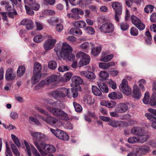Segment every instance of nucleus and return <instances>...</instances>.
Returning <instances> with one entry per match:
<instances>
[{"instance_id":"1","label":"nucleus","mask_w":156,"mask_h":156,"mask_svg":"<svg viewBox=\"0 0 156 156\" xmlns=\"http://www.w3.org/2000/svg\"><path fill=\"white\" fill-rule=\"evenodd\" d=\"M34 145L43 156H45L47 154V152L53 153L55 152L56 151L55 148L53 145L45 144L44 142H41L39 145L37 141H35Z\"/></svg>"},{"instance_id":"2","label":"nucleus","mask_w":156,"mask_h":156,"mask_svg":"<svg viewBox=\"0 0 156 156\" xmlns=\"http://www.w3.org/2000/svg\"><path fill=\"white\" fill-rule=\"evenodd\" d=\"M46 108L54 116L58 117L60 118L61 119L63 120H66L68 119L67 114L60 109L51 107L49 106H47Z\"/></svg>"},{"instance_id":"3","label":"nucleus","mask_w":156,"mask_h":156,"mask_svg":"<svg viewBox=\"0 0 156 156\" xmlns=\"http://www.w3.org/2000/svg\"><path fill=\"white\" fill-rule=\"evenodd\" d=\"M45 71V69H34V75L31 78V83L32 84L34 85L40 80L41 76H46L47 75L46 73H43Z\"/></svg>"},{"instance_id":"4","label":"nucleus","mask_w":156,"mask_h":156,"mask_svg":"<svg viewBox=\"0 0 156 156\" xmlns=\"http://www.w3.org/2000/svg\"><path fill=\"white\" fill-rule=\"evenodd\" d=\"M76 57L77 58L81 57L82 58V59L78 63V66L79 68L87 65L90 62V56L82 51H80L78 53Z\"/></svg>"},{"instance_id":"5","label":"nucleus","mask_w":156,"mask_h":156,"mask_svg":"<svg viewBox=\"0 0 156 156\" xmlns=\"http://www.w3.org/2000/svg\"><path fill=\"white\" fill-rule=\"evenodd\" d=\"M112 6L115 11V19L118 22L122 13V7L121 3L119 2H114L112 3Z\"/></svg>"},{"instance_id":"6","label":"nucleus","mask_w":156,"mask_h":156,"mask_svg":"<svg viewBox=\"0 0 156 156\" xmlns=\"http://www.w3.org/2000/svg\"><path fill=\"white\" fill-rule=\"evenodd\" d=\"M51 131L59 139L67 141L69 139L68 135L65 132L57 129L56 130L50 129Z\"/></svg>"},{"instance_id":"7","label":"nucleus","mask_w":156,"mask_h":156,"mask_svg":"<svg viewBox=\"0 0 156 156\" xmlns=\"http://www.w3.org/2000/svg\"><path fill=\"white\" fill-rule=\"evenodd\" d=\"M119 87L120 91L125 94L128 96L131 93V89L128 86L126 79H123L122 80Z\"/></svg>"},{"instance_id":"8","label":"nucleus","mask_w":156,"mask_h":156,"mask_svg":"<svg viewBox=\"0 0 156 156\" xmlns=\"http://www.w3.org/2000/svg\"><path fill=\"white\" fill-rule=\"evenodd\" d=\"M67 89L62 87L57 89L51 93V95L56 98L58 97H64L66 96L67 93Z\"/></svg>"},{"instance_id":"9","label":"nucleus","mask_w":156,"mask_h":156,"mask_svg":"<svg viewBox=\"0 0 156 156\" xmlns=\"http://www.w3.org/2000/svg\"><path fill=\"white\" fill-rule=\"evenodd\" d=\"M114 25L111 23H106L101 26L99 29L102 32L110 33L114 30Z\"/></svg>"},{"instance_id":"10","label":"nucleus","mask_w":156,"mask_h":156,"mask_svg":"<svg viewBox=\"0 0 156 156\" xmlns=\"http://www.w3.org/2000/svg\"><path fill=\"white\" fill-rule=\"evenodd\" d=\"M24 143L26 148L27 154L29 156H31L32 155L31 149L33 154H34L35 156H41L34 146L31 145L30 147L29 144L25 140H24Z\"/></svg>"},{"instance_id":"11","label":"nucleus","mask_w":156,"mask_h":156,"mask_svg":"<svg viewBox=\"0 0 156 156\" xmlns=\"http://www.w3.org/2000/svg\"><path fill=\"white\" fill-rule=\"evenodd\" d=\"M72 48L66 42L62 44V49L60 52V54L62 56L67 55L68 54L71 53Z\"/></svg>"},{"instance_id":"12","label":"nucleus","mask_w":156,"mask_h":156,"mask_svg":"<svg viewBox=\"0 0 156 156\" xmlns=\"http://www.w3.org/2000/svg\"><path fill=\"white\" fill-rule=\"evenodd\" d=\"M58 76L56 75L53 74L47 77L44 80H42L40 83L41 85L44 84H48L52 83L57 82Z\"/></svg>"},{"instance_id":"13","label":"nucleus","mask_w":156,"mask_h":156,"mask_svg":"<svg viewBox=\"0 0 156 156\" xmlns=\"http://www.w3.org/2000/svg\"><path fill=\"white\" fill-rule=\"evenodd\" d=\"M128 110V104L126 103L118 104L115 108V110L118 112L123 113L127 111Z\"/></svg>"},{"instance_id":"14","label":"nucleus","mask_w":156,"mask_h":156,"mask_svg":"<svg viewBox=\"0 0 156 156\" xmlns=\"http://www.w3.org/2000/svg\"><path fill=\"white\" fill-rule=\"evenodd\" d=\"M30 135L32 137L37 139L36 140L34 141V142L37 141L40 145L41 142H43L42 141L45 138V136L44 134L38 132H31Z\"/></svg>"},{"instance_id":"15","label":"nucleus","mask_w":156,"mask_h":156,"mask_svg":"<svg viewBox=\"0 0 156 156\" xmlns=\"http://www.w3.org/2000/svg\"><path fill=\"white\" fill-rule=\"evenodd\" d=\"M55 39H48L44 42L43 47L45 50H50L54 47L56 43Z\"/></svg>"},{"instance_id":"16","label":"nucleus","mask_w":156,"mask_h":156,"mask_svg":"<svg viewBox=\"0 0 156 156\" xmlns=\"http://www.w3.org/2000/svg\"><path fill=\"white\" fill-rule=\"evenodd\" d=\"M16 75L12 69H7L5 75V79L7 81H11L15 79Z\"/></svg>"},{"instance_id":"17","label":"nucleus","mask_w":156,"mask_h":156,"mask_svg":"<svg viewBox=\"0 0 156 156\" xmlns=\"http://www.w3.org/2000/svg\"><path fill=\"white\" fill-rule=\"evenodd\" d=\"M21 25L26 26L27 30H30L33 28V23L30 20L26 19L23 20L20 22Z\"/></svg>"},{"instance_id":"18","label":"nucleus","mask_w":156,"mask_h":156,"mask_svg":"<svg viewBox=\"0 0 156 156\" xmlns=\"http://www.w3.org/2000/svg\"><path fill=\"white\" fill-rule=\"evenodd\" d=\"M80 73L81 75L86 77L89 79L94 80L96 78L94 73L93 72L89 71H83L80 72Z\"/></svg>"},{"instance_id":"19","label":"nucleus","mask_w":156,"mask_h":156,"mask_svg":"<svg viewBox=\"0 0 156 156\" xmlns=\"http://www.w3.org/2000/svg\"><path fill=\"white\" fill-rule=\"evenodd\" d=\"M145 130L140 127H134L131 129V133L133 135L138 136L142 134Z\"/></svg>"},{"instance_id":"20","label":"nucleus","mask_w":156,"mask_h":156,"mask_svg":"<svg viewBox=\"0 0 156 156\" xmlns=\"http://www.w3.org/2000/svg\"><path fill=\"white\" fill-rule=\"evenodd\" d=\"M67 97L71 98L72 97L75 98L78 95L77 90L74 88H72L71 89H67V93L66 94Z\"/></svg>"},{"instance_id":"21","label":"nucleus","mask_w":156,"mask_h":156,"mask_svg":"<svg viewBox=\"0 0 156 156\" xmlns=\"http://www.w3.org/2000/svg\"><path fill=\"white\" fill-rule=\"evenodd\" d=\"M137 137L138 143L142 144L146 141L149 139V136L147 134L146 132L144 131L141 135Z\"/></svg>"},{"instance_id":"22","label":"nucleus","mask_w":156,"mask_h":156,"mask_svg":"<svg viewBox=\"0 0 156 156\" xmlns=\"http://www.w3.org/2000/svg\"><path fill=\"white\" fill-rule=\"evenodd\" d=\"M145 115L148 119L152 122L151 127L156 129V117L149 113H146Z\"/></svg>"},{"instance_id":"23","label":"nucleus","mask_w":156,"mask_h":156,"mask_svg":"<svg viewBox=\"0 0 156 156\" xmlns=\"http://www.w3.org/2000/svg\"><path fill=\"white\" fill-rule=\"evenodd\" d=\"M141 95V92L140 91L137 85H134L133 86V97L136 99H139L140 98Z\"/></svg>"},{"instance_id":"24","label":"nucleus","mask_w":156,"mask_h":156,"mask_svg":"<svg viewBox=\"0 0 156 156\" xmlns=\"http://www.w3.org/2000/svg\"><path fill=\"white\" fill-rule=\"evenodd\" d=\"M97 84L101 91L105 93H108V88L105 83L100 81L98 82Z\"/></svg>"},{"instance_id":"25","label":"nucleus","mask_w":156,"mask_h":156,"mask_svg":"<svg viewBox=\"0 0 156 156\" xmlns=\"http://www.w3.org/2000/svg\"><path fill=\"white\" fill-rule=\"evenodd\" d=\"M83 100L85 103L88 105L92 104L94 102V99L89 95L84 96L83 98Z\"/></svg>"},{"instance_id":"26","label":"nucleus","mask_w":156,"mask_h":156,"mask_svg":"<svg viewBox=\"0 0 156 156\" xmlns=\"http://www.w3.org/2000/svg\"><path fill=\"white\" fill-rule=\"evenodd\" d=\"M115 65V63L113 62H111L108 63H100L99 64L100 68H108Z\"/></svg>"},{"instance_id":"27","label":"nucleus","mask_w":156,"mask_h":156,"mask_svg":"<svg viewBox=\"0 0 156 156\" xmlns=\"http://www.w3.org/2000/svg\"><path fill=\"white\" fill-rule=\"evenodd\" d=\"M150 151V147L147 145H144L140 147L138 151L142 154H144L148 153Z\"/></svg>"},{"instance_id":"28","label":"nucleus","mask_w":156,"mask_h":156,"mask_svg":"<svg viewBox=\"0 0 156 156\" xmlns=\"http://www.w3.org/2000/svg\"><path fill=\"white\" fill-rule=\"evenodd\" d=\"M59 121L55 117L49 116L47 118L46 122L51 125H53Z\"/></svg>"},{"instance_id":"29","label":"nucleus","mask_w":156,"mask_h":156,"mask_svg":"<svg viewBox=\"0 0 156 156\" xmlns=\"http://www.w3.org/2000/svg\"><path fill=\"white\" fill-rule=\"evenodd\" d=\"M74 26L79 28H83L86 26V24L83 21L80 20L75 21L73 23Z\"/></svg>"},{"instance_id":"30","label":"nucleus","mask_w":156,"mask_h":156,"mask_svg":"<svg viewBox=\"0 0 156 156\" xmlns=\"http://www.w3.org/2000/svg\"><path fill=\"white\" fill-rule=\"evenodd\" d=\"M105 53H103L102 55V56L101 59V60L104 62H108L110 61L113 57V55L111 54L105 56Z\"/></svg>"},{"instance_id":"31","label":"nucleus","mask_w":156,"mask_h":156,"mask_svg":"<svg viewBox=\"0 0 156 156\" xmlns=\"http://www.w3.org/2000/svg\"><path fill=\"white\" fill-rule=\"evenodd\" d=\"M92 90L93 94L96 96H100L102 94L101 90L95 86L93 85L92 86Z\"/></svg>"},{"instance_id":"32","label":"nucleus","mask_w":156,"mask_h":156,"mask_svg":"<svg viewBox=\"0 0 156 156\" xmlns=\"http://www.w3.org/2000/svg\"><path fill=\"white\" fill-rule=\"evenodd\" d=\"M48 22L49 24L51 26L54 25L55 23H62L63 22V21L62 19L58 18L55 19H50L48 20Z\"/></svg>"},{"instance_id":"33","label":"nucleus","mask_w":156,"mask_h":156,"mask_svg":"<svg viewBox=\"0 0 156 156\" xmlns=\"http://www.w3.org/2000/svg\"><path fill=\"white\" fill-rule=\"evenodd\" d=\"M11 147L13 153L16 156H20V152L16 146V145L13 144H11Z\"/></svg>"},{"instance_id":"34","label":"nucleus","mask_w":156,"mask_h":156,"mask_svg":"<svg viewBox=\"0 0 156 156\" xmlns=\"http://www.w3.org/2000/svg\"><path fill=\"white\" fill-rule=\"evenodd\" d=\"M72 81L73 83H75L76 84H81L83 82L82 78L77 76H73L72 79Z\"/></svg>"},{"instance_id":"35","label":"nucleus","mask_w":156,"mask_h":156,"mask_svg":"<svg viewBox=\"0 0 156 156\" xmlns=\"http://www.w3.org/2000/svg\"><path fill=\"white\" fill-rule=\"evenodd\" d=\"M92 54L94 56H96L99 54L101 49V46H99L96 48H91Z\"/></svg>"},{"instance_id":"36","label":"nucleus","mask_w":156,"mask_h":156,"mask_svg":"<svg viewBox=\"0 0 156 156\" xmlns=\"http://www.w3.org/2000/svg\"><path fill=\"white\" fill-rule=\"evenodd\" d=\"M121 123H122V121H119L115 120H112L110 119L108 124L113 127H117L120 126Z\"/></svg>"},{"instance_id":"37","label":"nucleus","mask_w":156,"mask_h":156,"mask_svg":"<svg viewBox=\"0 0 156 156\" xmlns=\"http://www.w3.org/2000/svg\"><path fill=\"white\" fill-rule=\"evenodd\" d=\"M11 136L12 139L17 147L18 148L20 147L21 146V144L18 137L13 134H11Z\"/></svg>"},{"instance_id":"38","label":"nucleus","mask_w":156,"mask_h":156,"mask_svg":"<svg viewBox=\"0 0 156 156\" xmlns=\"http://www.w3.org/2000/svg\"><path fill=\"white\" fill-rule=\"evenodd\" d=\"M150 104L152 106L156 105V93L155 92L153 93L150 101Z\"/></svg>"},{"instance_id":"39","label":"nucleus","mask_w":156,"mask_h":156,"mask_svg":"<svg viewBox=\"0 0 156 156\" xmlns=\"http://www.w3.org/2000/svg\"><path fill=\"white\" fill-rule=\"evenodd\" d=\"M99 76L104 80H106L108 77V73L105 71H101L99 73Z\"/></svg>"},{"instance_id":"40","label":"nucleus","mask_w":156,"mask_h":156,"mask_svg":"<svg viewBox=\"0 0 156 156\" xmlns=\"http://www.w3.org/2000/svg\"><path fill=\"white\" fill-rule=\"evenodd\" d=\"M145 36L147 37L146 39V41L148 44L151 43V41L152 40L151 35L149 31H147L145 33Z\"/></svg>"},{"instance_id":"41","label":"nucleus","mask_w":156,"mask_h":156,"mask_svg":"<svg viewBox=\"0 0 156 156\" xmlns=\"http://www.w3.org/2000/svg\"><path fill=\"white\" fill-rule=\"evenodd\" d=\"M93 47L94 46V44L91 43H89L87 42H85L82 43L80 45L81 48L84 49H88L89 47L90 46Z\"/></svg>"},{"instance_id":"42","label":"nucleus","mask_w":156,"mask_h":156,"mask_svg":"<svg viewBox=\"0 0 156 156\" xmlns=\"http://www.w3.org/2000/svg\"><path fill=\"white\" fill-rule=\"evenodd\" d=\"M44 39V37L41 35H38L34 37V41L36 43H39Z\"/></svg>"},{"instance_id":"43","label":"nucleus","mask_w":156,"mask_h":156,"mask_svg":"<svg viewBox=\"0 0 156 156\" xmlns=\"http://www.w3.org/2000/svg\"><path fill=\"white\" fill-rule=\"evenodd\" d=\"M154 8V7L153 5H148L145 7L144 11L147 13H151L153 11Z\"/></svg>"},{"instance_id":"44","label":"nucleus","mask_w":156,"mask_h":156,"mask_svg":"<svg viewBox=\"0 0 156 156\" xmlns=\"http://www.w3.org/2000/svg\"><path fill=\"white\" fill-rule=\"evenodd\" d=\"M132 23L135 26L141 20L134 15H132L130 18Z\"/></svg>"},{"instance_id":"45","label":"nucleus","mask_w":156,"mask_h":156,"mask_svg":"<svg viewBox=\"0 0 156 156\" xmlns=\"http://www.w3.org/2000/svg\"><path fill=\"white\" fill-rule=\"evenodd\" d=\"M135 26L140 30H143L145 28V25L141 22V21L136 24Z\"/></svg>"},{"instance_id":"46","label":"nucleus","mask_w":156,"mask_h":156,"mask_svg":"<svg viewBox=\"0 0 156 156\" xmlns=\"http://www.w3.org/2000/svg\"><path fill=\"white\" fill-rule=\"evenodd\" d=\"M128 142L131 144L138 143L137 137H130L128 139Z\"/></svg>"},{"instance_id":"47","label":"nucleus","mask_w":156,"mask_h":156,"mask_svg":"<svg viewBox=\"0 0 156 156\" xmlns=\"http://www.w3.org/2000/svg\"><path fill=\"white\" fill-rule=\"evenodd\" d=\"M149 95L148 92H146L145 94L143 100V103L145 104L149 103Z\"/></svg>"},{"instance_id":"48","label":"nucleus","mask_w":156,"mask_h":156,"mask_svg":"<svg viewBox=\"0 0 156 156\" xmlns=\"http://www.w3.org/2000/svg\"><path fill=\"white\" fill-rule=\"evenodd\" d=\"M73 104L75 110L76 112H80L82 111V108L79 104L76 102H74Z\"/></svg>"},{"instance_id":"49","label":"nucleus","mask_w":156,"mask_h":156,"mask_svg":"<svg viewBox=\"0 0 156 156\" xmlns=\"http://www.w3.org/2000/svg\"><path fill=\"white\" fill-rule=\"evenodd\" d=\"M57 66V63L55 61H50L48 63V67L49 68H56Z\"/></svg>"},{"instance_id":"50","label":"nucleus","mask_w":156,"mask_h":156,"mask_svg":"<svg viewBox=\"0 0 156 156\" xmlns=\"http://www.w3.org/2000/svg\"><path fill=\"white\" fill-rule=\"evenodd\" d=\"M130 33L132 35L136 36L138 34V30L135 27H133L131 28L130 30Z\"/></svg>"},{"instance_id":"51","label":"nucleus","mask_w":156,"mask_h":156,"mask_svg":"<svg viewBox=\"0 0 156 156\" xmlns=\"http://www.w3.org/2000/svg\"><path fill=\"white\" fill-rule=\"evenodd\" d=\"M86 30L88 34L93 35L95 33V31L94 29L90 26L87 27L85 29Z\"/></svg>"},{"instance_id":"52","label":"nucleus","mask_w":156,"mask_h":156,"mask_svg":"<svg viewBox=\"0 0 156 156\" xmlns=\"http://www.w3.org/2000/svg\"><path fill=\"white\" fill-rule=\"evenodd\" d=\"M30 7L33 10L37 11L40 8V5L37 3L34 2L30 6Z\"/></svg>"},{"instance_id":"53","label":"nucleus","mask_w":156,"mask_h":156,"mask_svg":"<svg viewBox=\"0 0 156 156\" xmlns=\"http://www.w3.org/2000/svg\"><path fill=\"white\" fill-rule=\"evenodd\" d=\"M29 121L30 122H34L36 125L38 126H40L41 125V123L38 120L32 117H30L29 118Z\"/></svg>"},{"instance_id":"54","label":"nucleus","mask_w":156,"mask_h":156,"mask_svg":"<svg viewBox=\"0 0 156 156\" xmlns=\"http://www.w3.org/2000/svg\"><path fill=\"white\" fill-rule=\"evenodd\" d=\"M25 7L28 14L30 15H32L34 14V11L32 9H31L29 6L25 5Z\"/></svg>"},{"instance_id":"55","label":"nucleus","mask_w":156,"mask_h":156,"mask_svg":"<svg viewBox=\"0 0 156 156\" xmlns=\"http://www.w3.org/2000/svg\"><path fill=\"white\" fill-rule=\"evenodd\" d=\"M71 53H69V54H68L67 55H65L63 56L65 58H67L69 61H73L75 58V56Z\"/></svg>"},{"instance_id":"56","label":"nucleus","mask_w":156,"mask_h":156,"mask_svg":"<svg viewBox=\"0 0 156 156\" xmlns=\"http://www.w3.org/2000/svg\"><path fill=\"white\" fill-rule=\"evenodd\" d=\"M129 25L126 23H123L120 24V27L121 30L123 31L126 30L129 28Z\"/></svg>"},{"instance_id":"57","label":"nucleus","mask_w":156,"mask_h":156,"mask_svg":"<svg viewBox=\"0 0 156 156\" xmlns=\"http://www.w3.org/2000/svg\"><path fill=\"white\" fill-rule=\"evenodd\" d=\"M108 83L110 87L113 89H115L116 87V83L112 80L110 79L109 80Z\"/></svg>"},{"instance_id":"58","label":"nucleus","mask_w":156,"mask_h":156,"mask_svg":"<svg viewBox=\"0 0 156 156\" xmlns=\"http://www.w3.org/2000/svg\"><path fill=\"white\" fill-rule=\"evenodd\" d=\"M82 0H69L70 3L72 5H75L80 4Z\"/></svg>"},{"instance_id":"59","label":"nucleus","mask_w":156,"mask_h":156,"mask_svg":"<svg viewBox=\"0 0 156 156\" xmlns=\"http://www.w3.org/2000/svg\"><path fill=\"white\" fill-rule=\"evenodd\" d=\"M73 74L71 73H67L64 75V77L65 78L66 81L69 80L71 78Z\"/></svg>"},{"instance_id":"60","label":"nucleus","mask_w":156,"mask_h":156,"mask_svg":"<svg viewBox=\"0 0 156 156\" xmlns=\"http://www.w3.org/2000/svg\"><path fill=\"white\" fill-rule=\"evenodd\" d=\"M10 117L12 119L15 120L18 118V115L16 112H12L10 114Z\"/></svg>"},{"instance_id":"61","label":"nucleus","mask_w":156,"mask_h":156,"mask_svg":"<svg viewBox=\"0 0 156 156\" xmlns=\"http://www.w3.org/2000/svg\"><path fill=\"white\" fill-rule=\"evenodd\" d=\"M56 27V30L58 32H61L63 29V26L62 23H58Z\"/></svg>"},{"instance_id":"62","label":"nucleus","mask_w":156,"mask_h":156,"mask_svg":"<svg viewBox=\"0 0 156 156\" xmlns=\"http://www.w3.org/2000/svg\"><path fill=\"white\" fill-rule=\"evenodd\" d=\"M17 15V12L16 10H14L13 12H9L8 13V16L9 17L13 18L15 16Z\"/></svg>"},{"instance_id":"63","label":"nucleus","mask_w":156,"mask_h":156,"mask_svg":"<svg viewBox=\"0 0 156 156\" xmlns=\"http://www.w3.org/2000/svg\"><path fill=\"white\" fill-rule=\"evenodd\" d=\"M25 71V69H18L17 74L19 76H21L23 75Z\"/></svg>"},{"instance_id":"64","label":"nucleus","mask_w":156,"mask_h":156,"mask_svg":"<svg viewBox=\"0 0 156 156\" xmlns=\"http://www.w3.org/2000/svg\"><path fill=\"white\" fill-rule=\"evenodd\" d=\"M151 21L153 23H156V13H152L150 16Z\"/></svg>"}]
</instances>
